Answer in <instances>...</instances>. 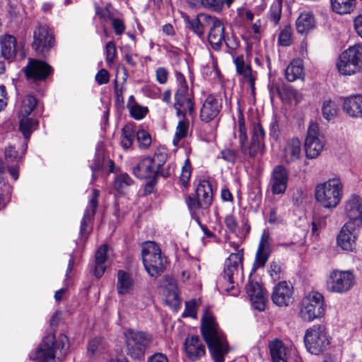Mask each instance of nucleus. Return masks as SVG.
I'll return each instance as SVG.
<instances>
[{"mask_svg":"<svg viewBox=\"0 0 362 362\" xmlns=\"http://www.w3.org/2000/svg\"><path fill=\"white\" fill-rule=\"evenodd\" d=\"M128 354L136 357V332L133 329H127L123 333Z\"/></svg>","mask_w":362,"mask_h":362,"instance_id":"nucleus-43","label":"nucleus"},{"mask_svg":"<svg viewBox=\"0 0 362 362\" xmlns=\"http://www.w3.org/2000/svg\"><path fill=\"white\" fill-rule=\"evenodd\" d=\"M280 45L287 47L293 42V30L290 25H286L280 32L278 37Z\"/></svg>","mask_w":362,"mask_h":362,"instance_id":"nucleus-48","label":"nucleus"},{"mask_svg":"<svg viewBox=\"0 0 362 362\" xmlns=\"http://www.w3.org/2000/svg\"><path fill=\"white\" fill-rule=\"evenodd\" d=\"M102 17L106 21H112V28L117 35H121L124 33L125 26L123 21L119 18H113L107 9L103 12Z\"/></svg>","mask_w":362,"mask_h":362,"instance_id":"nucleus-45","label":"nucleus"},{"mask_svg":"<svg viewBox=\"0 0 362 362\" xmlns=\"http://www.w3.org/2000/svg\"><path fill=\"white\" fill-rule=\"evenodd\" d=\"M196 194L198 199L201 201V207H208L212 201V187L207 180H202L199 182L196 189Z\"/></svg>","mask_w":362,"mask_h":362,"instance_id":"nucleus-34","label":"nucleus"},{"mask_svg":"<svg viewBox=\"0 0 362 362\" xmlns=\"http://www.w3.org/2000/svg\"><path fill=\"white\" fill-rule=\"evenodd\" d=\"M20 118V129L24 136L28 139L31 132L37 125V122L32 118L28 117H19Z\"/></svg>","mask_w":362,"mask_h":362,"instance_id":"nucleus-44","label":"nucleus"},{"mask_svg":"<svg viewBox=\"0 0 362 362\" xmlns=\"http://www.w3.org/2000/svg\"><path fill=\"white\" fill-rule=\"evenodd\" d=\"M246 291L253 308L263 311L266 306V298L261 286L257 282L250 281L246 287Z\"/></svg>","mask_w":362,"mask_h":362,"instance_id":"nucleus-23","label":"nucleus"},{"mask_svg":"<svg viewBox=\"0 0 362 362\" xmlns=\"http://www.w3.org/2000/svg\"><path fill=\"white\" fill-rule=\"evenodd\" d=\"M22 71L28 80L37 82L45 80L52 72V69L43 61L29 58Z\"/></svg>","mask_w":362,"mask_h":362,"instance_id":"nucleus-15","label":"nucleus"},{"mask_svg":"<svg viewBox=\"0 0 362 362\" xmlns=\"http://www.w3.org/2000/svg\"><path fill=\"white\" fill-rule=\"evenodd\" d=\"M230 245L233 247L234 252H232L225 262L223 269V279L228 283L226 288L227 291L233 288L234 276L237 275L240 269H242V261L243 258V249L235 243H230Z\"/></svg>","mask_w":362,"mask_h":362,"instance_id":"nucleus-11","label":"nucleus"},{"mask_svg":"<svg viewBox=\"0 0 362 362\" xmlns=\"http://www.w3.org/2000/svg\"><path fill=\"white\" fill-rule=\"evenodd\" d=\"M146 362H169L167 356L160 352H156L150 356Z\"/></svg>","mask_w":362,"mask_h":362,"instance_id":"nucleus-63","label":"nucleus"},{"mask_svg":"<svg viewBox=\"0 0 362 362\" xmlns=\"http://www.w3.org/2000/svg\"><path fill=\"white\" fill-rule=\"evenodd\" d=\"M222 107L221 98L217 95H209L204 101L200 110V119L208 123L215 119Z\"/></svg>","mask_w":362,"mask_h":362,"instance_id":"nucleus-19","label":"nucleus"},{"mask_svg":"<svg viewBox=\"0 0 362 362\" xmlns=\"http://www.w3.org/2000/svg\"><path fill=\"white\" fill-rule=\"evenodd\" d=\"M360 227L351 223H345L337 235V245L343 250L348 252L354 251L358 238L357 228Z\"/></svg>","mask_w":362,"mask_h":362,"instance_id":"nucleus-16","label":"nucleus"},{"mask_svg":"<svg viewBox=\"0 0 362 362\" xmlns=\"http://www.w3.org/2000/svg\"><path fill=\"white\" fill-rule=\"evenodd\" d=\"M344 185L339 177L329 178L315 187L316 202L324 209L336 208L343 197Z\"/></svg>","mask_w":362,"mask_h":362,"instance_id":"nucleus-4","label":"nucleus"},{"mask_svg":"<svg viewBox=\"0 0 362 362\" xmlns=\"http://www.w3.org/2000/svg\"><path fill=\"white\" fill-rule=\"evenodd\" d=\"M285 76L291 82L304 80L305 70L303 60L300 59L292 60L285 71Z\"/></svg>","mask_w":362,"mask_h":362,"instance_id":"nucleus-32","label":"nucleus"},{"mask_svg":"<svg viewBox=\"0 0 362 362\" xmlns=\"http://www.w3.org/2000/svg\"><path fill=\"white\" fill-rule=\"evenodd\" d=\"M37 103V100L33 95H25L21 100L18 117H28L35 108Z\"/></svg>","mask_w":362,"mask_h":362,"instance_id":"nucleus-39","label":"nucleus"},{"mask_svg":"<svg viewBox=\"0 0 362 362\" xmlns=\"http://www.w3.org/2000/svg\"><path fill=\"white\" fill-rule=\"evenodd\" d=\"M343 214L347 221L362 226V198L356 194H350L343 204Z\"/></svg>","mask_w":362,"mask_h":362,"instance_id":"nucleus-14","label":"nucleus"},{"mask_svg":"<svg viewBox=\"0 0 362 362\" xmlns=\"http://www.w3.org/2000/svg\"><path fill=\"white\" fill-rule=\"evenodd\" d=\"M69 349L68 337L60 334L56 339L53 334L44 337L42 343L35 352L38 362H62Z\"/></svg>","mask_w":362,"mask_h":362,"instance_id":"nucleus-3","label":"nucleus"},{"mask_svg":"<svg viewBox=\"0 0 362 362\" xmlns=\"http://www.w3.org/2000/svg\"><path fill=\"white\" fill-rule=\"evenodd\" d=\"M270 253L271 243L269 235L267 231H264L260 238L253 267L257 269L264 266L269 257Z\"/></svg>","mask_w":362,"mask_h":362,"instance_id":"nucleus-24","label":"nucleus"},{"mask_svg":"<svg viewBox=\"0 0 362 362\" xmlns=\"http://www.w3.org/2000/svg\"><path fill=\"white\" fill-rule=\"evenodd\" d=\"M156 76L157 81L160 84H165L168 81V71L164 67H158L156 70Z\"/></svg>","mask_w":362,"mask_h":362,"instance_id":"nucleus-61","label":"nucleus"},{"mask_svg":"<svg viewBox=\"0 0 362 362\" xmlns=\"http://www.w3.org/2000/svg\"><path fill=\"white\" fill-rule=\"evenodd\" d=\"M95 80L99 85L105 84L109 81V74L107 70L103 69L95 75Z\"/></svg>","mask_w":362,"mask_h":362,"instance_id":"nucleus-62","label":"nucleus"},{"mask_svg":"<svg viewBox=\"0 0 362 362\" xmlns=\"http://www.w3.org/2000/svg\"><path fill=\"white\" fill-rule=\"evenodd\" d=\"M282 0H276L270 8V19L274 24H277L281 18Z\"/></svg>","mask_w":362,"mask_h":362,"instance_id":"nucleus-52","label":"nucleus"},{"mask_svg":"<svg viewBox=\"0 0 362 362\" xmlns=\"http://www.w3.org/2000/svg\"><path fill=\"white\" fill-rule=\"evenodd\" d=\"M107 245H103L95 252L94 275L97 278H100L106 269L104 264L107 260Z\"/></svg>","mask_w":362,"mask_h":362,"instance_id":"nucleus-35","label":"nucleus"},{"mask_svg":"<svg viewBox=\"0 0 362 362\" xmlns=\"http://www.w3.org/2000/svg\"><path fill=\"white\" fill-rule=\"evenodd\" d=\"M293 293V286L290 283L281 281L273 289L272 301L278 306H288L292 302Z\"/></svg>","mask_w":362,"mask_h":362,"instance_id":"nucleus-22","label":"nucleus"},{"mask_svg":"<svg viewBox=\"0 0 362 362\" xmlns=\"http://www.w3.org/2000/svg\"><path fill=\"white\" fill-rule=\"evenodd\" d=\"M176 79L178 88L175 95L174 107L177 110V115L185 116L187 113L192 114L194 112V104L185 76L181 73L177 72Z\"/></svg>","mask_w":362,"mask_h":362,"instance_id":"nucleus-10","label":"nucleus"},{"mask_svg":"<svg viewBox=\"0 0 362 362\" xmlns=\"http://www.w3.org/2000/svg\"><path fill=\"white\" fill-rule=\"evenodd\" d=\"M152 342L151 336L146 332H137V350H144L150 347Z\"/></svg>","mask_w":362,"mask_h":362,"instance_id":"nucleus-53","label":"nucleus"},{"mask_svg":"<svg viewBox=\"0 0 362 362\" xmlns=\"http://www.w3.org/2000/svg\"><path fill=\"white\" fill-rule=\"evenodd\" d=\"M339 75L351 76L362 71V45L356 44L343 51L336 61Z\"/></svg>","mask_w":362,"mask_h":362,"instance_id":"nucleus-5","label":"nucleus"},{"mask_svg":"<svg viewBox=\"0 0 362 362\" xmlns=\"http://www.w3.org/2000/svg\"><path fill=\"white\" fill-rule=\"evenodd\" d=\"M288 182V173L286 168L279 165L276 166L271 175L269 185L274 194H283L285 193Z\"/></svg>","mask_w":362,"mask_h":362,"instance_id":"nucleus-21","label":"nucleus"},{"mask_svg":"<svg viewBox=\"0 0 362 362\" xmlns=\"http://www.w3.org/2000/svg\"><path fill=\"white\" fill-rule=\"evenodd\" d=\"M296 30L298 33L308 34L316 27V19L310 11L302 12L296 21Z\"/></svg>","mask_w":362,"mask_h":362,"instance_id":"nucleus-31","label":"nucleus"},{"mask_svg":"<svg viewBox=\"0 0 362 362\" xmlns=\"http://www.w3.org/2000/svg\"><path fill=\"white\" fill-rule=\"evenodd\" d=\"M136 135L135 127L133 124H128L122 129V136L121 138L122 146L127 149L133 144Z\"/></svg>","mask_w":362,"mask_h":362,"instance_id":"nucleus-42","label":"nucleus"},{"mask_svg":"<svg viewBox=\"0 0 362 362\" xmlns=\"http://www.w3.org/2000/svg\"><path fill=\"white\" fill-rule=\"evenodd\" d=\"M281 268L279 263L272 262L270 264L269 274L274 281L279 280L281 278Z\"/></svg>","mask_w":362,"mask_h":362,"instance_id":"nucleus-59","label":"nucleus"},{"mask_svg":"<svg viewBox=\"0 0 362 362\" xmlns=\"http://www.w3.org/2000/svg\"><path fill=\"white\" fill-rule=\"evenodd\" d=\"M105 350L104 341L100 338L91 339L88 346L87 354L90 359H95L102 355Z\"/></svg>","mask_w":362,"mask_h":362,"instance_id":"nucleus-40","label":"nucleus"},{"mask_svg":"<svg viewBox=\"0 0 362 362\" xmlns=\"http://www.w3.org/2000/svg\"><path fill=\"white\" fill-rule=\"evenodd\" d=\"M185 349L187 357L193 361L199 360L205 354V346L197 336L185 339Z\"/></svg>","mask_w":362,"mask_h":362,"instance_id":"nucleus-28","label":"nucleus"},{"mask_svg":"<svg viewBox=\"0 0 362 362\" xmlns=\"http://www.w3.org/2000/svg\"><path fill=\"white\" fill-rule=\"evenodd\" d=\"M354 26L356 33L362 38V14L354 18Z\"/></svg>","mask_w":362,"mask_h":362,"instance_id":"nucleus-64","label":"nucleus"},{"mask_svg":"<svg viewBox=\"0 0 362 362\" xmlns=\"http://www.w3.org/2000/svg\"><path fill=\"white\" fill-rule=\"evenodd\" d=\"M191 176V165L188 159L185 162L180 175V182L184 187H187Z\"/></svg>","mask_w":362,"mask_h":362,"instance_id":"nucleus-55","label":"nucleus"},{"mask_svg":"<svg viewBox=\"0 0 362 362\" xmlns=\"http://www.w3.org/2000/svg\"><path fill=\"white\" fill-rule=\"evenodd\" d=\"M356 281V275L352 270L334 269L327 276L326 289L330 293L344 294L354 288Z\"/></svg>","mask_w":362,"mask_h":362,"instance_id":"nucleus-7","label":"nucleus"},{"mask_svg":"<svg viewBox=\"0 0 362 362\" xmlns=\"http://www.w3.org/2000/svg\"><path fill=\"white\" fill-rule=\"evenodd\" d=\"M133 183V180L126 173L117 176L115 180L114 187L119 192H124L125 189Z\"/></svg>","mask_w":362,"mask_h":362,"instance_id":"nucleus-47","label":"nucleus"},{"mask_svg":"<svg viewBox=\"0 0 362 362\" xmlns=\"http://www.w3.org/2000/svg\"><path fill=\"white\" fill-rule=\"evenodd\" d=\"M304 343L309 353L319 355L329 346L330 337L324 325H314L306 329Z\"/></svg>","mask_w":362,"mask_h":362,"instance_id":"nucleus-8","label":"nucleus"},{"mask_svg":"<svg viewBox=\"0 0 362 362\" xmlns=\"http://www.w3.org/2000/svg\"><path fill=\"white\" fill-rule=\"evenodd\" d=\"M332 9L340 14H347L352 12L355 8L356 0H330Z\"/></svg>","mask_w":362,"mask_h":362,"instance_id":"nucleus-38","label":"nucleus"},{"mask_svg":"<svg viewBox=\"0 0 362 362\" xmlns=\"http://www.w3.org/2000/svg\"><path fill=\"white\" fill-rule=\"evenodd\" d=\"M133 286V280L129 273L119 270L117 272V290L119 295H124L129 292Z\"/></svg>","mask_w":362,"mask_h":362,"instance_id":"nucleus-36","label":"nucleus"},{"mask_svg":"<svg viewBox=\"0 0 362 362\" xmlns=\"http://www.w3.org/2000/svg\"><path fill=\"white\" fill-rule=\"evenodd\" d=\"M12 187L8 182L0 184V209L4 208L10 201Z\"/></svg>","mask_w":362,"mask_h":362,"instance_id":"nucleus-49","label":"nucleus"},{"mask_svg":"<svg viewBox=\"0 0 362 362\" xmlns=\"http://www.w3.org/2000/svg\"><path fill=\"white\" fill-rule=\"evenodd\" d=\"M0 48L1 57L4 58L6 65L14 62L17 57L23 60L26 55L23 45L18 44L16 38L9 34L0 36Z\"/></svg>","mask_w":362,"mask_h":362,"instance_id":"nucleus-12","label":"nucleus"},{"mask_svg":"<svg viewBox=\"0 0 362 362\" xmlns=\"http://www.w3.org/2000/svg\"><path fill=\"white\" fill-rule=\"evenodd\" d=\"M234 64L238 75L240 76V81L242 83H247L250 86L251 94L255 95V81L257 78L256 71L252 69L250 64L245 61L243 56H238L234 59Z\"/></svg>","mask_w":362,"mask_h":362,"instance_id":"nucleus-17","label":"nucleus"},{"mask_svg":"<svg viewBox=\"0 0 362 362\" xmlns=\"http://www.w3.org/2000/svg\"><path fill=\"white\" fill-rule=\"evenodd\" d=\"M233 135L235 139H238L240 153L245 158H255L263 153L265 132L259 123L257 122L252 124V138L250 142L248 143L245 120L243 115L240 113L237 125L234 128Z\"/></svg>","mask_w":362,"mask_h":362,"instance_id":"nucleus-1","label":"nucleus"},{"mask_svg":"<svg viewBox=\"0 0 362 362\" xmlns=\"http://www.w3.org/2000/svg\"><path fill=\"white\" fill-rule=\"evenodd\" d=\"M182 117V119L178 122L176 128V132L173 139V144L175 145H177L180 139L185 138L188 132L189 122L185 118V115Z\"/></svg>","mask_w":362,"mask_h":362,"instance_id":"nucleus-46","label":"nucleus"},{"mask_svg":"<svg viewBox=\"0 0 362 362\" xmlns=\"http://www.w3.org/2000/svg\"><path fill=\"white\" fill-rule=\"evenodd\" d=\"M141 256L145 269L151 276L156 278L163 272L167 259L156 243H144Z\"/></svg>","mask_w":362,"mask_h":362,"instance_id":"nucleus-6","label":"nucleus"},{"mask_svg":"<svg viewBox=\"0 0 362 362\" xmlns=\"http://www.w3.org/2000/svg\"><path fill=\"white\" fill-rule=\"evenodd\" d=\"M197 315V301L192 300L185 303V309L183 312V317H195Z\"/></svg>","mask_w":362,"mask_h":362,"instance_id":"nucleus-58","label":"nucleus"},{"mask_svg":"<svg viewBox=\"0 0 362 362\" xmlns=\"http://www.w3.org/2000/svg\"><path fill=\"white\" fill-rule=\"evenodd\" d=\"M106 62L108 66H111L114 62L116 55V48L112 42H109L105 46Z\"/></svg>","mask_w":362,"mask_h":362,"instance_id":"nucleus-56","label":"nucleus"},{"mask_svg":"<svg viewBox=\"0 0 362 362\" xmlns=\"http://www.w3.org/2000/svg\"><path fill=\"white\" fill-rule=\"evenodd\" d=\"M208 35V40L214 49H219L225 41L224 27L223 23L216 17H214Z\"/></svg>","mask_w":362,"mask_h":362,"instance_id":"nucleus-27","label":"nucleus"},{"mask_svg":"<svg viewBox=\"0 0 362 362\" xmlns=\"http://www.w3.org/2000/svg\"><path fill=\"white\" fill-rule=\"evenodd\" d=\"M204 74L211 76L212 78H218L219 76V71L217 68V64L213 58H211L207 65L203 68Z\"/></svg>","mask_w":362,"mask_h":362,"instance_id":"nucleus-54","label":"nucleus"},{"mask_svg":"<svg viewBox=\"0 0 362 362\" xmlns=\"http://www.w3.org/2000/svg\"><path fill=\"white\" fill-rule=\"evenodd\" d=\"M186 202L189 210L193 213H195L196 211L201 207V201L194 195H189Z\"/></svg>","mask_w":362,"mask_h":362,"instance_id":"nucleus-60","label":"nucleus"},{"mask_svg":"<svg viewBox=\"0 0 362 362\" xmlns=\"http://www.w3.org/2000/svg\"><path fill=\"white\" fill-rule=\"evenodd\" d=\"M152 144L151 134L146 131L141 129L137 130V146L142 150H146L150 147Z\"/></svg>","mask_w":362,"mask_h":362,"instance_id":"nucleus-50","label":"nucleus"},{"mask_svg":"<svg viewBox=\"0 0 362 362\" xmlns=\"http://www.w3.org/2000/svg\"><path fill=\"white\" fill-rule=\"evenodd\" d=\"M342 100V110L346 114L351 117L362 118V95H352Z\"/></svg>","mask_w":362,"mask_h":362,"instance_id":"nucleus-26","label":"nucleus"},{"mask_svg":"<svg viewBox=\"0 0 362 362\" xmlns=\"http://www.w3.org/2000/svg\"><path fill=\"white\" fill-rule=\"evenodd\" d=\"M214 17L207 14H199L197 17L190 19L189 17L185 18V21L187 27L190 28L196 35L201 37L204 33L206 24H211Z\"/></svg>","mask_w":362,"mask_h":362,"instance_id":"nucleus-30","label":"nucleus"},{"mask_svg":"<svg viewBox=\"0 0 362 362\" xmlns=\"http://www.w3.org/2000/svg\"><path fill=\"white\" fill-rule=\"evenodd\" d=\"M221 158L230 163H235L238 158V153L230 148H225L221 152Z\"/></svg>","mask_w":362,"mask_h":362,"instance_id":"nucleus-57","label":"nucleus"},{"mask_svg":"<svg viewBox=\"0 0 362 362\" xmlns=\"http://www.w3.org/2000/svg\"><path fill=\"white\" fill-rule=\"evenodd\" d=\"M325 310L324 296L317 291H312L302 299L299 314L303 320L312 322L321 317Z\"/></svg>","mask_w":362,"mask_h":362,"instance_id":"nucleus-9","label":"nucleus"},{"mask_svg":"<svg viewBox=\"0 0 362 362\" xmlns=\"http://www.w3.org/2000/svg\"><path fill=\"white\" fill-rule=\"evenodd\" d=\"M338 112V106L336 102L332 99H325L322 103V114L323 117L330 121L334 119Z\"/></svg>","mask_w":362,"mask_h":362,"instance_id":"nucleus-41","label":"nucleus"},{"mask_svg":"<svg viewBox=\"0 0 362 362\" xmlns=\"http://www.w3.org/2000/svg\"><path fill=\"white\" fill-rule=\"evenodd\" d=\"M4 159L8 165L9 163H18L21 160L22 156L18 153L13 146L9 145L5 148Z\"/></svg>","mask_w":362,"mask_h":362,"instance_id":"nucleus-51","label":"nucleus"},{"mask_svg":"<svg viewBox=\"0 0 362 362\" xmlns=\"http://www.w3.org/2000/svg\"><path fill=\"white\" fill-rule=\"evenodd\" d=\"M325 145V139L319 131L317 123L311 122L309 124L305 140L306 156L313 159L320 155Z\"/></svg>","mask_w":362,"mask_h":362,"instance_id":"nucleus-13","label":"nucleus"},{"mask_svg":"<svg viewBox=\"0 0 362 362\" xmlns=\"http://www.w3.org/2000/svg\"><path fill=\"white\" fill-rule=\"evenodd\" d=\"M234 0H187L192 8H204L215 12H221L224 4L230 7Z\"/></svg>","mask_w":362,"mask_h":362,"instance_id":"nucleus-29","label":"nucleus"},{"mask_svg":"<svg viewBox=\"0 0 362 362\" xmlns=\"http://www.w3.org/2000/svg\"><path fill=\"white\" fill-rule=\"evenodd\" d=\"M301 142L297 137L287 139L281 150L282 161L286 164L296 163L302 158Z\"/></svg>","mask_w":362,"mask_h":362,"instance_id":"nucleus-20","label":"nucleus"},{"mask_svg":"<svg viewBox=\"0 0 362 362\" xmlns=\"http://www.w3.org/2000/svg\"><path fill=\"white\" fill-rule=\"evenodd\" d=\"M269 347L273 362H279L287 358L286 348L281 341L276 339L269 343Z\"/></svg>","mask_w":362,"mask_h":362,"instance_id":"nucleus-37","label":"nucleus"},{"mask_svg":"<svg viewBox=\"0 0 362 362\" xmlns=\"http://www.w3.org/2000/svg\"><path fill=\"white\" fill-rule=\"evenodd\" d=\"M33 38V48L37 52L43 53L53 46V35L51 29L46 25H40L35 30Z\"/></svg>","mask_w":362,"mask_h":362,"instance_id":"nucleus-18","label":"nucleus"},{"mask_svg":"<svg viewBox=\"0 0 362 362\" xmlns=\"http://www.w3.org/2000/svg\"><path fill=\"white\" fill-rule=\"evenodd\" d=\"M202 332L214 362H224V356L228 353V344L212 315L206 314L204 316Z\"/></svg>","mask_w":362,"mask_h":362,"instance_id":"nucleus-2","label":"nucleus"},{"mask_svg":"<svg viewBox=\"0 0 362 362\" xmlns=\"http://www.w3.org/2000/svg\"><path fill=\"white\" fill-rule=\"evenodd\" d=\"M100 195V191L93 189L92 191V197L89 202V205L86 209L83 217L81 223V233L83 235L86 232V226L89 223L91 218L95 215L96 209L98 207V198Z\"/></svg>","mask_w":362,"mask_h":362,"instance_id":"nucleus-33","label":"nucleus"},{"mask_svg":"<svg viewBox=\"0 0 362 362\" xmlns=\"http://www.w3.org/2000/svg\"><path fill=\"white\" fill-rule=\"evenodd\" d=\"M161 159L158 163H156L153 158L146 157L140 161L137 165V177L147 178L153 175L162 165L164 160L165 159V154H160Z\"/></svg>","mask_w":362,"mask_h":362,"instance_id":"nucleus-25","label":"nucleus"}]
</instances>
